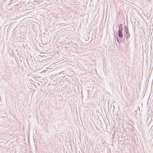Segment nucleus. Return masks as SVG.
Segmentation results:
<instances>
[{
	"mask_svg": "<svg viewBox=\"0 0 153 153\" xmlns=\"http://www.w3.org/2000/svg\"><path fill=\"white\" fill-rule=\"evenodd\" d=\"M118 35L119 38V39L120 40V42H122L123 41V33L122 31H118Z\"/></svg>",
	"mask_w": 153,
	"mask_h": 153,
	"instance_id": "1",
	"label": "nucleus"
},
{
	"mask_svg": "<svg viewBox=\"0 0 153 153\" xmlns=\"http://www.w3.org/2000/svg\"><path fill=\"white\" fill-rule=\"evenodd\" d=\"M122 24H121L118 25L119 30L118 31H122L123 30Z\"/></svg>",
	"mask_w": 153,
	"mask_h": 153,
	"instance_id": "2",
	"label": "nucleus"
},
{
	"mask_svg": "<svg viewBox=\"0 0 153 153\" xmlns=\"http://www.w3.org/2000/svg\"><path fill=\"white\" fill-rule=\"evenodd\" d=\"M124 36L125 37L126 40H127L130 37V34L129 33V34H125L124 35Z\"/></svg>",
	"mask_w": 153,
	"mask_h": 153,
	"instance_id": "3",
	"label": "nucleus"
},
{
	"mask_svg": "<svg viewBox=\"0 0 153 153\" xmlns=\"http://www.w3.org/2000/svg\"><path fill=\"white\" fill-rule=\"evenodd\" d=\"M124 32L126 31H129L128 29V27L127 26H125L124 27Z\"/></svg>",
	"mask_w": 153,
	"mask_h": 153,
	"instance_id": "4",
	"label": "nucleus"
},
{
	"mask_svg": "<svg viewBox=\"0 0 153 153\" xmlns=\"http://www.w3.org/2000/svg\"><path fill=\"white\" fill-rule=\"evenodd\" d=\"M116 39L117 42L119 44H120V42L117 36L116 37Z\"/></svg>",
	"mask_w": 153,
	"mask_h": 153,
	"instance_id": "5",
	"label": "nucleus"
},
{
	"mask_svg": "<svg viewBox=\"0 0 153 153\" xmlns=\"http://www.w3.org/2000/svg\"><path fill=\"white\" fill-rule=\"evenodd\" d=\"M127 34H129V31H126L124 32V35Z\"/></svg>",
	"mask_w": 153,
	"mask_h": 153,
	"instance_id": "6",
	"label": "nucleus"
}]
</instances>
